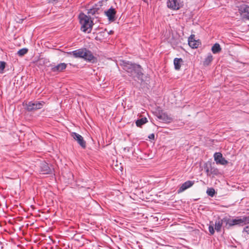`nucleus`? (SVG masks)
Instances as JSON below:
<instances>
[{"instance_id": "obj_1", "label": "nucleus", "mask_w": 249, "mask_h": 249, "mask_svg": "<svg viewBox=\"0 0 249 249\" xmlns=\"http://www.w3.org/2000/svg\"><path fill=\"white\" fill-rule=\"evenodd\" d=\"M120 65L128 73L129 76L134 78H137L140 79L143 75L142 69L139 65L124 60H121Z\"/></svg>"}, {"instance_id": "obj_2", "label": "nucleus", "mask_w": 249, "mask_h": 249, "mask_svg": "<svg viewBox=\"0 0 249 249\" xmlns=\"http://www.w3.org/2000/svg\"><path fill=\"white\" fill-rule=\"evenodd\" d=\"M79 19L81 24V30L85 33H90L93 25L90 18L84 14H81L79 15Z\"/></svg>"}, {"instance_id": "obj_3", "label": "nucleus", "mask_w": 249, "mask_h": 249, "mask_svg": "<svg viewBox=\"0 0 249 249\" xmlns=\"http://www.w3.org/2000/svg\"><path fill=\"white\" fill-rule=\"evenodd\" d=\"M234 11H238L241 17L249 19V6L246 5L243 2L235 3Z\"/></svg>"}, {"instance_id": "obj_4", "label": "nucleus", "mask_w": 249, "mask_h": 249, "mask_svg": "<svg viewBox=\"0 0 249 249\" xmlns=\"http://www.w3.org/2000/svg\"><path fill=\"white\" fill-rule=\"evenodd\" d=\"M45 102L43 101H30L26 105V109L28 111H32L43 107Z\"/></svg>"}, {"instance_id": "obj_5", "label": "nucleus", "mask_w": 249, "mask_h": 249, "mask_svg": "<svg viewBox=\"0 0 249 249\" xmlns=\"http://www.w3.org/2000/svg\"><path fill=\"white\" fill-rule=\"evenodd\" d=\"M81 58L84 59L87 62L94 63L97 62V58L95 57L92 52L86 48V51H84L83 56Z\"/></svg>"}, {"instance_id": "obj_6", "label": "nucleus", "mask_w": 249, "mask_h": 249, "mask_svg": "<svg viewBox=\"0 0 249 249\" xmlns=\"http://www.w3.org/2000/svg\"><path fill=\"white\" fill-rule=\"evenodd\" d=\"M167 7L172 10H177L183 5V2L180 0H168Z\"/></svg>"}, {"instance_id": "obj_7", "label": "nucleus", "mask_w": 249, "mask_h": 249, "mask_svg": "<svg viewBox=\"0 0 249 249\" xmlns=\"http://www.w3.org/2000/svg\"><path fill=\"white\" fill-rule=\"evenodd\" d=\"M72 138L77 142L82 147H86V142L84 141L83 137L76 132H72L71 133Z\"/></svg>"}, {"instance_id": "obj_8", "label": "nucleus", "mask_w": 249, "mask_h": 249, "mask_svg": "<svg viewBox=\"0 0 249 249\" xmlns=\"http://www.w3.org/2000/svg\"><path fill=\"white\" fill-rule=\"evenodd\" d=\"M214 160L217 164L225 165L227 161L223 157L221 153L216 152L214 154Z\"/></svg>"}, {"instance_id": "obj_9", "label": "nucleus", "mask_w": 249, "mask_h": 249, "mask_svg": "<svg viewBox=\"0 0 249 249\" xmlns=\"http://www.w3.org/2000/svg\"><path fill=\"white\" fill-rule=\"evenodd\" d=\"M247 224H249V216H243L234 219V225L243 226Z\"/></svg>"}, {"instance_id": "obj_10", "label": "nucleus", "mask_w": 249, "mask_h": 249, "mask_svg": "<svg viewBox=\"0 0 249 249\" xmlns=\"http://www.w3.org/2000/svg\"><path fill=\"white\" fill-rule=\"evenodd\" d=\"M158 118L165 123H169L172 121V118L165 113H159L157 115Z\"/></svg>"}, {"instance_id": "obj_11", "label": "nucleus", "mask_w": 249, "mask_h": 249, "mask_svg": "<svg viewBox=\"0 0 249 249\" xmlns=\"http://www.w3.org/2000/svg\"><path fill=\"white\" fill-rule=\"evenodd\" d=\"M67 65V64L65 63H61L57 65L52 67L51 71L53 72L57 73L62 72L66 69Z\"/></svg>"}, {"instance_id": "obj_12", "label": "nucleus", "mask_w": 249, "mask_h": 249, "mask_svg": "<svg viewBox=\"0 0 249 249\" xmlns=\"http://www.w3.org/2000/svg\"><path fill=\"white\" fill-rule=\"evenodd\" d=\"M195 183V181L188 180L183 183L178 190V193H181L185 190L192 186Z\"/></svg>"}, {"instance_id": "obj_13", "label": "nucleus", "mask_w": 249, "mask_h": 249, "mask_svg": "<svg viewBox=\"0 0 249 249\" xmlns=\"http://www.w3.org/2000/svg\"><path fill=\"white\" fill-rule=\"evenodd\" d=\"M105 13L109 21H113L115 20V16L116 14L115 9L111 7L107 11H105Z\"/></svg>"}, {"instance_id": "obj_14", "label": "nucleus", "mask_w": 249, "mask_h": 249, "mask_svg": "<svg viewBox=\"0 0 249 249\" xmlns=\"http://www.w3.org/2000/svg\"><path fill=\"white\" fill-rule=\"evenodd\" d=\"M194 35H191L188 38V44L192 48H197L199 45V42L196 40Z\"/></svg>"}, {"instance_id": "obj_15", "label": "nucleus", "mask_w": 249, "mask_h": 249, "mask_svg": "<svg viewBox=\"0 0 249 249\" xmlns=\"http://www.w3.org/2000/svg\"><path fill=\"white\" fill-rule=\"evenodd\" d=\"M41 172L43 174H49L52 172V170L46 162L43 163L41 166Z\"/></svg>"}, {"instance_id": "obj_16", "label": "nucleus", "mask_w": 249, "mask_h": 249, "mask_svg": "<svg viewBox=\"0 0 249 249\" xmlns=\"http://www.w3.org/2000/svg\"><path fill=\"white\" fill-rule=\"evenodd\" d=\"M84 51L86 48H81L71 52V53L75 58H82Z\"/></svg>"}, {"instance_id": "obj_17", "label": "nucleus", "mask_w": 249, "mask_h": 249, "mask_svg": "<svg viewBox=\"0 0 249 249\" xmlns=\"http://www.w3.org/2000/svg\"><path fill=\"white\" fill-rule=\"evenodd\" d=\"M223 221L224 226L227 228H229L230 227L233 225V219H231L228 217H225L223 218Z\"/></svg>"}, {"instance_id": "obj_18", "label": "nucleus", "mask_w": 249, "mask_h": 249, "mask_svg": "<svg viewBox=\"0 0 249 249\" xmlns=\"http://www.w3.org/2000/svg\"><path fill=\"white\" fill-rule=\"evenodd\" d=\"M183 61L182 58H175L174 60V65L175 70H180L181 66L183 63Z\"/></svg>"}, {"instance_id": "obj_19", "label": "nucleus", "mask_w": 249, "mask_h": 249, "mask_svg": "<svg viewBox=\"0 0 249 249\" xmlns=\"http://www.w3.org/2000/svg\"><path fill=\"white\" fill-rule=\"evenodd\" d=\"M224 226V223L223 221V219L221 220H216L214 224V229L217 231H219L221 230L222 226Z\"/></svg>"}, {"instance_id": "obj_20", "label": "nucleus", "mask_w": 249, "mask_h": 249, "mask_svg": "<svg viewBox=\"0 0 249 249\" xmlns=\"http://www.w3.org/2000/svg\"><path fill=\"white\" fill-rule=\"evenodd\" d=\"M212 51L214 54L219 53L221 51V48L218 43H215L212 47Z\"/></svg>"}, {"instance_id": "obj_21", "label": "nucleus", "mask_w": 249, "mask_h": 249, "mask_svg": "<svg viewBox=\"0 0 249 249\" xmlns=\"http://www.w3.org/2000/svg\"><path fill=\"white\" fill-rule=\"evenodd\" d=\"M213 59V55H212L211 53H209V54H208L207 56L205 58V60L203 62L204 65H206V66L209 65L211 63Z\"/></svg>"}, {"instance_id": "obj_22", "label": "nucleus", "mask_w": 249, "mask_h": 249, "mask_svg": "<svg viewBox=\"0 0 249 249\" xmlns=\"http://www.w3.org/2000/svg\"><path fill=\"white\" fill-rule=\"evenodd\" d=\"M147 122V118L145 117L142 118L138 119L136 122V124L138 127H141L142 125L145 124Z\"/></svg>"}, {"instance_id": "obj_23", "label": "nucleus", "mask_w": 249, "mask_h": 249, "mask_svg": "<svg viewBox=\"0 0 249 249\" xmlns=\"http://www.w3.org/2000/svg\"><path fill=\"white\" fill-rule=\"evenodd\" d=\"M99 10V8L93 7L88 10V14L90 15H95L96 13L98 14V11Z\"/></svg>"}, {"instance_id": "obj_24", "label": "nucleus", "mask_w": 249, "mask_h": 249, "mask_svg": "<svg viewBox=\"0 0 249 249\" xmlns=\"http://www.w3.org/2000/svg\"><path fill=\"white\" fill-rule=\"evenodd\" d=\"M207 195L211 197H213L214 196L215 191L213 188H208L206 192Z\"/></svg>"}, {"instance_id": "obj_25", "label": "nucleus", "mask_w": 249, "mask_h": 249, "mask_svg": "<svg viewBox=\"0 0 249 249\" xmlns=\"http://www.w3.org/2000/svg\"><path fill=\"white\" fill-rule=\"evenodd\" d=\"M28 52V49L26 48H23L21 49H20L18 52V54L19 56H22Z\"/></svg>"}, {"instance_id": "obj_26", "label": "nucleus", "mask_w": 249, "mask_h": 249, "mask_svg": "<svg viewBox=\"0 0 249 249\" xmlns=\"http://www.w3.org/2000/svg\"><path fill=\"white\" fill-rule=\"evenodd\" d=\"M6 63L4 61H0V73H3L5 68Z\"/></svg>"}, {"instance_id": "obj_27", "label": "nucleus", "mask_w": 249, "mask_h": 249, "mask_svg": "<svg viewBox=\"0 0 249 249\" xmlns=\"http://www.w3.org/2000/svg\"><path fill=\"white\" fill-rule=\"evenodd\" d=\"M209 231L210 233V234L213 235L214 233V230L213 228V226L212 225H211L209 227Z\"/></svg>"}, {"instance_id": "obj_28", "label": "nucleus", "mask_w": 249, "mask_h": 249, "mask_svg": "<svg viewBox=\"0 0 249 249\" xmlns=\"http://www.w3.org/2000/svg\"><path fill=\"white\" fill-rule=\"evenodd\" d=\"M212 168L211 169V171H209V169L208 168H207L206 170V172L207 173V176H210L211 174L213 173V172H212Z\"/></svg>"}, {"instance_id": "obj_29", "label": "nucleus", "mask_w": 249, "mask_h": 249, "mask_svg": "<svg viewBox=\"0 0 249 249\" xmlns=\"http://www.w3.org/2000/svg\"><path fill=\"white\" fill-rule=\"evenodd\" d=\"M243 232H246L248 234H249V226H246V227L244 228Z\"/></svg>"}, {"instance_id": "obj_30", "label": "nucleus", "mask_w": 249, "mask_h": 249, "mask_svg": "<svg viewBox=\"0 0 249 249\" xmlns=\"http://www.w3.org/2000/svg\"><path fill=\"white\" fill-rule=\"evenodd\" d=\"M148 138L150 139H154L155 138V135L154 134H151L149 135Z\"/></svg>"}]
</instances>
